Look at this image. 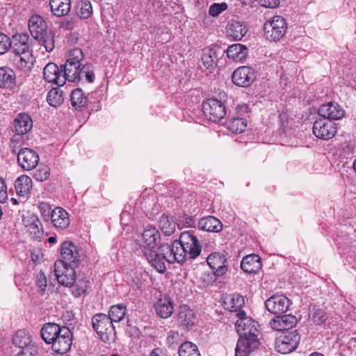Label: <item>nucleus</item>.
<instances>
[{
    "mask_svg": "<svg viewBox=\"0 0 356 356\" xmlns=\"http://www.w3.org/2000/svg\"><path fill=\"white\" fill-rule=\"evenodd\" d=\"M246 127V121L242 118H232L227 122V129L234 134L242 133Z\"/></svg>",
    "mask_w": 356,
    "mask_h": 356,
    "instance_id": "44",
    "label": "nucleus"
},
{
    "mask_svg": "<svg viewBox=\"0 0 356 356\" xmlns=\"http://www.w3.org/2000/svg\"><path fill=\"white\" fill-rule=\"evenodd\" d=\"M281 322L282 323L283 326L284 327V331H291L294 325H296L297 323V318L295 316L293 315H282L280 314Z\"/></svg>",
    "mask_w": 356,
    "mask_h": 356,
    "instance_id": "52",
    "label": "nucleus"
},
{
    "mask_svg": "<svg viewBox=\"0 0 356 356\" xmlns=\"http://www.w3.org/2000/svg\"><path fill=\"white\" fill-rule=\"evenodd\" d=\"M261 6L266 8H276L280 4V0H260Z\"/></svg>",
    "mask_w": 356,
    "mask_h": 356,
    "instance_id": "61",
    "label": "nucleus"
},
{
    "mask_svg": "<svg viewBox=\"0 0 356 356\" xmlns=\"http://www.w3.org/2000/svg\"><path fill=\"white\" fill-rule=\"evenodd\" d=\"M198 227L204 231L219 232L222 229V224L216 217L209 216L202 218L198 222Z\"/></svg>",
    "mask_w": 356,
    "mask_h": 356,
    "instance_id": "30",
    "label": "nucleus"
},
{
    "mask_svg": "<svg viewBox=\"0 0 356 356\" xmlns=\"http://www.w3.org/2000/svg\"><path fill=\"white\" fill-rule=\"evenodd\" d=\"M326 319V314L323 309H316L312 315L313 321L318 325L324 323Z\"/></svg>",
    "mask_w": 356,
    "mask_h": 356,
    "instance_id": "57",
    "label": "nucleus"
},
{
    "mask_svg": "<svg viewBox=\"0 0 356 356\" xmlns=\"http://www.w3.org/2000/svg\"><path fill=\"white\" fill-rule=\"evenodd\" d=\"M176 225L172 217L165 214H163L159 220V228L165 236H170L175 232Z\"/></svg>",
    "mask_w": 356,
    "mask_h": 356,
    "instance_id": "38",
    "label": "nucleus"
},
{
    "mask_svg": "<svg viewBox=\"0 0 356 356\" xmlns=\"http://www.w3.org/2000/svg\"><path fill=\"white\" fill-rule=\"evenodd\" d=\"M224 304L227 309L238 313L239 311H242L241 308L244 305L245 300L242 296L235 293L227 297L224 301Z\"/></svg>",
    "mask_w": 356,
    "mask_h": 356,
    "instance_id": "37",
    "label": "nucleus"
},
{
    "mask_svg": "<svg viewBox=\"0 0 356 356\" xmlns=\"http://www.w3.org/2000/svg\"><path fill=\"white\" fill-rule=\"evenodd\" d=\"M161 350L160 348H154L150 353V356H160L161 354Z\"/></svg>",
    "mask_w": 356,
    "mask_h": 356,
    "instance_id": "64",
    "label": "nucleus"
},
{
    "mask_svg": "<svg viewBox=\"0 0 356 356\" xmlns=\"http://www.w3.org/2000/svg\"><path fill=\"white\" fill-rule=\"evenodd\" d=\"M41 216L44 221H49L53 213L51 205L45 202H42L38 205Z\"/></svg>",
    "mask_w": 356,
    "mask_h": 356,
    "instance_id": "51",
    "label": "nucleus"
},
{
    "mask_svg": "<svg viewBox=\"0 0 356 356\" xmlns=\"http://www.w3.org/2000/svg\"><path fill=\"white\" fill-rule=\"evenodd\" d=\"M318 113L324 119L332 122V120L341 119L344 116L345 111L338 104L329 102L321 105L318 108Z\"/></svg>",
    "mask_w": 356,
    "mask_h": 356,
    "instance_id": "20",
    "label": "nucleus"
},
{
    "mask_svg": "<svg viewBox=\"0 0 356 356\" xmlns=\"http://www.w3.org/2000/svg\"><path fill=\"white\" fill-rule=\"evenodd\" d=\"M17 162L24 170H31L37 166L39 155L30 148H24L18 153Z\"/></svg>",
    "mask_w": 356,
    "mask_h": 356,
    "instance_id": "19",
    "label": "nucleus"
},
{
    "mask_svg": "<svg viewBox=\"0 0 356 356\" xmlns=\"http://www.w3.org/2000/svg\"><path fill=\"white\" fill-rule=\"evenodd\" d=\"M39 348L36 345H29L18 353L17 356H38Z\"/></svg>",
    "mask_w": 356,
    "mask_h": 356,
    "instance_id": "56",
    "label": "nucleus"
},
{
    "mask_svg": "<svg viewBox=\"0 0 356 356\" xmlns=\"http://www.w3.org/2000/svg\"><path fill=\"white\" fill-rule=\"evenodd\" d=\"M160 252H168V263L173 264L175 262L183 263L187 258H188V254L185 252L183 245H181V243L179 240L174 241L172 246L168 245H161L159 247Z\"/></svg>",
    "mask_w": 356,
    "mask_h": 356,
    "instance_id": "12",
    "label": "nucleus"
},
{
    "mask_svg": "<svg viewBox=\"0 0 356 356\" xmlns=\"http://www.w3.org/2000/svg\"><path fill=\"white\" fill-rule=\"evenodd\" d=\"M11 39L3 33H0V55L6 53L11 46Z\"/></svg>",
    "mask_w": 356,
    "mask_h": 356,
    "instance_id": "54",
    "label": "nucleus"
},
{
    "mask_svg": "<svg viewBox=\"0 0 356 356\" xmlns=\"http://www.w3.org/2000/svg\"><path fill=\"white\" fill-rule=\"evenodd\" d=\"M160 232L153 226H147L142 234L141 246L143 252L156 249L160 242Z\"/></svg>",
    "mask_w": 356,
    "mask_h": 356,
    "instance_id": "17",
    "label": "nucleus"
},
{
    "mask_svg": "<svg viewBox=\"0 0 356 356\" xmlns=\"http://www.w3.org/2000/svg\"><path fill=\"white\" fill-rule=\"evenodd\" d=\"M178 321L184 327L190 328L195 324L196 316L187 305H181L179 309Z\"/></svg>",
    "mask_w": 356,
    "mask_h": 356,
    "instance_id": "29",
    "label": "nucleus"
},
{
    "mask_svg": "<svg viewBox=\"0 0 356 356\" xmlns=\"http://www.w3.org/2000/svg\"><path fill=\"white\" fill-rule=\"evenodd\" d=\"M49 6L52 14L56 17L67 15L71 9L70 0H50Z\"/></svg>",
    "mask_w": 356,
    "mask_h": 356,
    "instance_id": "32",
    "label": "nucleus"
},
{
    "mask_svg": "<svg viewBox=\"0 0 356 356\" xmlns=\"http://www.w3.org/2000/svg\"><path fill=\"white\" fill-rule=\"evenodd\" d=\"M55 276L59 284L65 286H72L76 280L74 268L63 261H56L54 264Z\"/></svg>",
    "mask_w": 356,
    "mask_h": 356,
    "instance_id": "7",
    "label": "nucleus"
},
{
    "mask_svg": "<svg viewBox=\"0 0 356 356\" xmlns=\"http://www.w3.org/2000/svg\"><path fill=\"white\" fill-rule=\"evenodd\" d=\"M201 60L206 69L212 70L217 63L216 52L211 49H204Z\"/></svg>",
    "mask_w": 356,
    "mask_h": 356,
    "instance_id": "40",
    "label": "nucleus"
},
{
    "mask_svg": "<svg viewBox=\"0 0 356 356\" xmlns=\"http://www.w3.org/2000/svg\"><path fill=\"white\" fill-rule=\"evenodd\" d=\"M286 30V19L279 15L274 16L264 25V36L270 41L280 40L285 35Z\"/></svg>",
    "mask_w": 356,
    "mask_h": 356,
    "instance_id": "2",
    "label": "nucleus"
},
{
    "mask_svg": "<svg viewBox=\"0 0 356 356\" xmlns=\"http://www.w3.org/2000/svg\"><path fill=\"white\" fill-rule=\"evenodd\" d=\"M194 220L193 217L191 216H186L184 218V225L186 227H193L194 225Z\"/></svg>",
    "mask_w": 356,
    "mask_h": 356,
    "instance_id": "63",
    "label": "nucleus"
},
{
    "mask_svg": "<svg viewBox=\"0 0 356 356\" xmlns=\"http://www.w3.org/2000/svg\"><path fill=\"white\" fill-rule=\"evenodd\" d=\"M90 287V282L86 280H80L77 282V283L74 286L72 289V294L75 297H79L84 294L88 289Z\"/></svg>",
    "mask_w": 356,
    "mask_h": 356,
    "instance_id": "50",
    "label": "nucleus"
},
{
    "mask_svg": "<svg viewBox=\"0 0 356 356\" xmlns=\"http://www.w3.org/2000/svg\"><path fill=\"white\" fill-rule=\"evenodd\" d=\"M49 168L47 165H41L34 172V177L38 181H43L49 177Z\"/></svg>",
    "mask_w": 356,
    "mask_h": 356,
    "instance_id": "53",
    "label": "nucleus"
},
{
    "mask_svg": "<svg viewBox=\"0 0 356 356\" xmlns=\"http://www.w3.org/2000/svg\"><path fill=\"white\" fill-rule=\"evenodd\" d=\"M15 188L18 195L27 197L32 188V179L27 175H22L15 180Z\"/></svg>",
    "mask_w": 356,
    "mask_h": 356,
    "instance_id": "33",
    "label": "nucleus"
},
{
    "mask_svg": "<svg viewBox=\"0 0 356 356\" xmlns=\"http://www.w3.org/2000/svg\"><path fill=\"white\" fill-rule=\"evenodd\" d=\"M80 74V81L86 80L88 83L94 81V70L91 64H86L80 67L79 72Z\"/></svg>",
    "mask_w": 356,
    "mask_h": 356,
    "instance_id": "47",
    "label": "nucleus"
},
{
    "mask_svg": "<svg viewBox=\"0 0 356 356\" xmlns=\"http://www.w3.org/2000/svg\"><path fill=\"white\" fill-rule=\"evenodd\" d=\"M60 27L65 30L70 31L73 29V22L70 20L63 21L60 24Z\"/></svg>",
    "mask_w": 356,
    "mask_h": 356,
    "instance_id": "62",
    "label": "nucleus"
},
{
    "mask_svg": "<svg viewBox=\"0 0 356 356\" xmlns=\"http://www.w3.org/2000/svg\"><path fill=\"white\" fill-rule=\"evenodd\" d=\"M23 225L32 239L41 241L44 235V229L37 216L30 214L24 216L23 218Z\"/></svg>",
    "mask_w": 356,
    "mask_h": 356,
    "instance_id": "13",
    "label": "nucleus"
},
{
    "mask_svg": "<svg viewBox=\"0 0 356 356\" xmlns=\"http://www.w3.org/2000/svg\"><path fill=\"white\" fill-rule=\"evenodd\" d=\"M269 324L274 330L285 332L284 327L281 322L280 314H277L275 318L271 319Z\"/></svg>",
    "mask_w": 356,
    "mask_h": 356,
    "instance_id": "58",
    "label": "nucleus"
},
{
    "mask_svg": "<svg viewBox=\"0 0 356 356\" xmlns=\"http://www.w3.org/2000/svg\"><path fill=\"white\" fill-rule=\"evenodd\" d=\"M13 131L15 135L12 139V143L17 140V136L28 134L33 128V120L30 115L26 113L17 114L13 122Z\"/></svg>",
    "mask_w": 356,
    "mask_h": 356,
    "instance_id": "11",
    "label": "nucleus"
},
{
    "mask_svg": "<svg viewBox=\"0 0 356 356\" xmlns=\"http://www.w3.org/2000/svg\"><path fill=\"white\" fill-rule=\"evenodd\" d=\"M76 15L80 19H87L92 14V7L90 1L81 0L76 8Z\"/></svg>",
    "mask_w": 356,
    "mask_h": 356,
    "instance_id": "43",
    "label": "nucleus"
},
{
    "mask_svg": "<svg viewBox=\"0 0 356 356\" xmlns=\"http://www.w3.org/2000/svg\"><path fill=\"white\" fill-rule=\"evenodd\" d=\"M300 340V336L296 330L285 331L275 341L277 350L282 354L291 353L298 347Z\"/></svg>",
    "mask_w": 356,
    "mask_h": 356,
    "instance_id": "4",
    "label": "nucleus"
},
{
    "mask_svg": "<svg viewBox=\"0 0 356 356\" xmlns=\"http://www.w3.org/2000/svg\"><path fill=\"white\" fill-rule=\"evenodd\" d=\"M178 240L181 243V245H183L189 259H194L200 254L202 247L197 237L191 232H183Z\"/></svg>",
    "mask_w": 356,
    "mask_h": 356,
    "instance_id": "8",
    "label": "nucleus"
},
{
    "mask_svg": "<svg viewBox=\"0 0 356 356\" xmlns=\"http://www.w3.org/2000/svg\"><path fill=\"white\" fill-rule=\"evenodd\" d=\"M126 307L122 305H113L111 307L108 317L110 321L118 323L121 321L125 316Z\"/></svg>",
    "mask_w": 356,
    "mask_h": 356,
    "instance_id": "46",
    "label": "nucleus"
},
{
    "mask_svg": "<svg viewBox=\"0 0 356 356\" xmlns=\"http://www.w3.org/2000/svg\"><path fill=\"white\" fill-rule=\"evenodd\" d=\"M15 86V74L8 67L0 68V87L13 89Z\"/></svg>",
    "mask_w": 356,
    "mask_h": 356,
    "instance_id": "35",
    "label": "nucleus"
},
{
    "mask_svg": "<svg viewBox=\"0 0 356 356\" xmlns=\"http://www.w3.org/2000/svg\"><path fill=\"white\" fill-rule=\"evenodd\" d=\"M255 79L254 72L248 66L238 67L233 72L232 79L233 83L241 87L250 86Z\"/></svg>",
    "mask_w": 356,
    "mask_h": 356,
    "instance_id": "16",
    "label": "nucleus"
},
{
    "mask_svg": "<svg viewBox=\"0 0 356 356\" xmlns=\"http://www.w3.org/2000/svg\"><path fill=\"white\" fill-rule=\"evenodd\" d=\"M247 31L246 26L237 20H231L227 25V35L235 40H241Z\"/></svg>",
    "mask_w": 356,
    "mask_h": 356,
    "instance_id": "28",
    "label": "nucleus"
},
{
    "mask_svg": "<svg viewBox=\"0 0 356 356\" xmlns=\"http://www.w3.org/2000/svg\"><path fill=\"white\" fill-rule=\"evenodd\" d=\"M81 65H74L69 63H65L61 65L63 69L62 76L65 78V82L68 81L70 82H80V74L78 73L79 70Z\"/></svg>",
    "mask_w": 356,
    "mask_h": 356,
    "instance_id": "36",
    "label": "nucleus"
},
{
    "mask_svg": "<svg viewBox=\"0 0 356 356\" xmlns=\"http://www.w3.org/2000/svg\"><path fill=\"white\" fill-rule=\"evenodd\" d=\"M265 306L271 314H282L289 309V300L284 296L274 295L266 300Z\"/></svg>",
    "mask_w": 356,
    "mask_h": 356,
    "instance_id": "18",
    "label": "nucleus"
},
{
    "mask_svg": "<svg viewBox=\"0 0 356 356\" xmlns=\"http://www.w3.org/2000/svg\"><path fill=\"white\" fill-rule=\"evenodd\" d=\"M88 102V98L80 88L74 90L71 93V103L76 109H82Z\"/></svg>",
    "mask_w": 356,
    "mask_h": 356,
    "instance_id": "39",
    "label": "nucleus"
},
{
    "mask_svg": "<svg viewBox=\"0 0 356 356\" xmlns=\"http://www.w3.org/2000/svg\"><path fill=\"white\" fill-rule=\"evenodd\" d=\"M207 264L212 269L216 276H222L228 270L229 266L225 254L220 252H213L207 257Z\"/></svg>",
    "mask_w": 356,
    "mask_h": 356,
    "instance_id": "15",
    "label": "nucleus"
},
{
    "mask_svg": "<svg viewBox=\"0 0 356 356\" xmlns=\"http://www.w3.org/2000/svg\"><path fill=\"white\" fill-rule=\"evenodd\" d=\"M259 334L252 333V335H239L235 349V356H248L257 350L260 341Z\"/></svg>",
    "mask_w": 356,
    "mask_h": 356,
    "instance_id": "6",
    "label": "nucleus"
},
{
    "mask_svg": "<svg viewBox=\"0 0 356 356\" xmlns=\"http://www.w3.org/2000/svg\"><path fill=\"white\" fill-rule=\"evenodd\" d=\"M261 258L255 254L244 257L241 263V269L248 273H256L261 268Z\"/></svg>",
    "mask_w": 356,
    "mask_h": 356,
    "instance_id": "27",
    "label": "nucleus"
},
{
    "mask_svg": "<svg viewBox=\"0 0 356 356\" xmlns=\"http://www.w3.org/2000/svg\"><path fill=\"white\" fill-rule=\"evenodd\" d=\"M202 111L204 116L210 121H220L226 114L225 105L216 99H209L202 104Z\"/></svg>",
    "mask_w": 356,
    "mask_h": 356,
    "instance_id": "5",
    "label": "nucleus"
},
{
    "mask_svg": "<svg viewBox=\"0 0 356 356\" xmlns=\"http://www.w3.org/2000/svg\"><path fill=\"white\" fill-rule=\"evenodd\" d=\"M8 200V191L4 180L0 177V202L4 203Z\"/></svg>",
    "mask_w": 356,
    "mask_h": 356,
    "instance_id": "60",
    "label": "nucleus"
},
{
    "mask_svg": "<svg viewBox=\"0 0 356 356\" xmlns=\"http://www.w3.org/2000/svg\"><path fill=\"white\" fill-rule=\"evenodd\" d=\"M61 327L56 323H45L40 331L42 339L49 344H51L56 339L58 332H60Z\"/></svg>",
    "mask_w": 356,
    "mask_h": 356,
    "instance_id": "31",
    "label": "nucleus"
},
{
    "mask_svg": "<svg viewBox=\"0 0 356 356\" xmlns=\"http://www.w3.org/2000/svg\"><path fill=\"white\" fill-rule=\"evenodd\" d=\"M247 55V47L238 43L229 46L227 50V57L233 59L236 62H243Z\"/></svg>",
    "mask_w": 356,
    "mask_h": 356,
    "instance_id": "34",
    "label": "nucleus"
},
{
    "mask_svg": "<svg viewBox=\"0 0 356 356\" xmlns=\"http://www.w3.org/2000/svg\"><path fill=\"white\" fill-rule=\"evenodd\" d=\"M179 356H201L197 345L186 341L179 348Z\"/></svg>",
    "mask_w": 356,
    "mask_h": 356,
    "instance_id": "45",
    "label": "nucleus"
},
{
    "mask_svg": "<svg viewBox=\"0 0 356 356\" xmlns=\"http://www.w3.org/2000/svg\"><path fill=\"white\" fill-rule=\"evenodd\" d=\"M83 58L84 55L82 50L79 48H74L70 51L65 63L81 65V61Z\"/></svg>",
    "mask_w": 356,
    "mask_h": 356,
    "instance_id": "48",
    "label": "nucleus"
},
{
    "mask_svg": "<svg viewBox=\"0 0 356 356\" xmlns=\"http://www.w3.org/2000/svg\"><path fill=\"white\" fill-rule=\"evenodd\" d=\"M313 134L318 138L328 140L337 134L335 123L325 121V119L316 120L313 125Z\"/></svg>",
    "mask_w": 356,
    "mask_h": 356,
    "instance_id": "14",
    "label": "nucleus"
},
{
    "mask_svg": "<svg viewBox=\"0 0 356 356\" xmlns=\"http://www.w3.org/2000/svg\"><path fill=\"white\" fill-rule=\"evenodd\" d=\"M63 74L62 67L60 69L54 63H49L43 70L44 79L49 83H54L58 86L65 84V78Z\"/></svg>",
    "mask_w": 356,
    "mask_h": 356,
    "instance_id": "23",
    "label": "nucleus"
},
{
    "mask_svg": "<svg viewBox=\"0 0 356 356\" xmlns=\"http://www.w3.org/2000/svg\"><path fill=\"white\" fill-rule=\"evenodd\" d=\"M47 101L51 106L57 107L60 106L64 101L63 90L60 88H52L47 94Z\"/></svg>",
    "mask_w": 356,
    "mask_h": 356,
    "instance_id": "42",
    "label": "nucleus"
},
{
    "mask_svg": "<svg viewBox=\"0 0 356 356\" xmlns=\"http://www.w3.org/2000/svg\"><path fill=\"white\" fill-rule=\"evenodd\" d=\"M50 220L57 230H64L70 224L69 213L64 209L59 207L53 209V213Z\"/></svg>",
    "mask_w": 356,
    "mask_h": 356,
    "instance_id": "25",
    "label": "nucleus"
},
{
    "mask_svg": "<svg viewBox=\"0 0 356 356\" xmlns=\"http://www.w3.org/2000/svg\"><path fill=\"white\" fill-rule=\"evenodd\" d=\"M94 330L104 342L110 339V336L115 332V327L106 314L98 313L92 318Z\"/></svg>",
    "mask_w": 356,
    "mask_h": 356,
    "instance_id": "3",
    "label": "nucleus"
},
{
    "mask_svg": "<svg viewBox=\"0 0 356 356\" xmlns=\"http://www.w3.org/2000/svg\"><path fill=\"white\" fill-rule=\"evenodd\" d=\"M144 255L151 266L159 273H163L165 271L166 266L165 262H168L167 251L158 253L155 249L153 250H149L144 252Z\"/></svg>",
    "mask_w": 356,
    "mask_h": 356,
    "instance_id": "22",
    "label": "nucleus"
},
{
    "mask_svg": "<svg viewBox=\"0 0 356 356\" xmlns=\"http://www.w3.org/2000/svg\"><path fill=\"white\" fill-rule=\"evenodd\" d=\"M156 314L162 318L170 317L174 311L173 301L171 298L163 296L160 298L154 305Z\"/></svg>",
    "mask_w": 356,
    "mask_h": 356,
    "instance_id": "26",
    "label": "nucleus"
},
{
    "mask_svg": "<svg viewBox=\"0 0 356 356\" xmlns=\"http://www.w3.org/2000/svg\"><path fill=\"white\" fill-rule=\"evenodd\" d=\"M11 42L10 49L15 55V65L22 72H29L35 62L29 35L26 33H16L13 35Z\"/></svg>",
    "mask_w": 356,
    "mask_h": 356,
    "instance_id": "1",
    "label": "nucleus"
},
{
    "mask_svg": "<svg viewBox=\"0 0 356 356\" xmlns=\"http://www.w3.org/2000/svg\"><path fill=\"white\" fill-rule=\"evenodd\" d=\"M13 343L20 348L22 350L24 349L29 345H35L32 343L30 336L24 330H18L13 337Z\"/></svg>",
    "mask_w": 356,
    "mask_h": 356,
    "instance_id": "41",
    "label": "nucleus"
},
{
    "mask_svg": "<svg viewBox=\"0 0 356 356\" xmlns=\"http://www.w3.org/2000/svg\"><path fill=\"white\" fill-rule=\"evenodd\" d=\"M54 38L55 33L52 31H47L42 35V38L38 39V41L42 42L45 50L48 52H51L54 49Z\"/></svg>",
    "mask_w": 356,
    "mask_h": 356,
    "instance_id": "49",
    "label": "nucleus"
},
{
    "mask_svg": "<svg viewBox=\"0 0 356 356\" xmlns=\"http://www.w3.org/2000/svg\"><path fill=\"white\" fill-rule=\"evenodd\" d=\"M29 29L35 40L41 39L47 31V24L40 15H33L29 20Z\"/></svg>",
    "mask_w": 356,
    "mask_h": 356,
    "instance_id": "24",
    "label": "nucleus"
},
{
    "mask_svg": "<svg viewBox=\"0 0 356 356\" xmlns=\"http://www.w3.org/2000/svg\"><path fill=\"white\" fill-rule=\"evenodd\" d=\"M61 260L57 261H63L67 265L75 264L79 261L80 254L77 247L70 241L63 243L60 247Z\"/></svg>",
    "mask_w": 356,
    "mask_h": 356,
    "instance_id": "21",
    "label": "nucleus"
},
{
    "mask_svg": "<svg viewBox=\"0 0 356 356\" xmlns=\"http://www.w3.org/2000/svg\"><path fill=\"white\" fill-rule=\"evenodd\" d=\"M227 8V5L225 3H213L209 7V14L212 17H217Z\"/></svg>",
    "mask_w": 356,
    "mask_h": 356,
    "instance_id": "55",
    "label": "nucleus"
},
{
    "mask_svg": "<svg viewBox=\"0 0 356 356\" xmlns=\"http://www.w3.org/2000/svg\"><path fill=\"white\" fill-rule=\"evenodd\" d=\"M36 284L40 289V292L43 293L47 287V278L43 273H40L37 275Z\"/></svg>",
    "mask_w": 356,
    "mask_h": 356,
    "instance_id": "59",
    "label": "nucleus"
},
{
    "mask_svg": "<svg viewBox=\"0 0 356 356\" xmlns=\"http://www.w3.org/2000/svg\"><path fill=\"white\" fill-rule=\"evenodd\" d=\"M53 350L61 355L66 353L72 344V332L66 326H62L60 332H58L56 339L53 341Z\"/></svg>",
    "mask_w": 356,
    "mask_h": 356,
    "instance_id": "10",
    "label": "nucleus"
},
{
    "mask_svg": "<svg viewBox=\"0 0 356 356\" xmlns=\"http://www.w3.org/2000/svg\"><path fill=\"white\" fill-rule=\"evenodd\" d=\"M238 319L235 323L238 335H252V333L259 334V323L250 317L246 316L244 311L236 313Z\"/></svg>",
    "mask_w": 356,
    "mask_h": 356,
    "instance_id": "9",
    "label": "nucleus"
}]
</instances>
